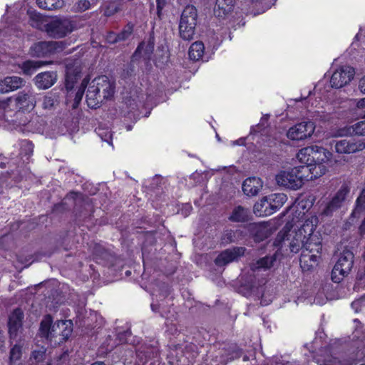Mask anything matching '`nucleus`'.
Returning a JSON list of instances; mask_svg holds the SVG:
<instances>
[{
  "label": "nucleus",
  "instance_id": "8",
  "mask_svg": "<svg viewBox=\"0 0 365 365\" xmlns=\"http://www.w3.org/2000/svg\"><path fill=\"white\" fill-rule=\"evenodd\" d=\"M354 253L349 249H344L339 255L331 272V279L339 283L351 272L354 265Z\"/></svg>",
  "mask_w": 365,
  "mask_h": 365
},
{
  "label": "nucleus",
  "instance_id": "7",
  "mask_svg": "<svg viewBox=\"0 0 365 365\" xmlns=\"http://www.w3.org/2000/svg\"><path fill=\"white\" fill-rule=\"evenodd\" d=\"M67 43L63 41H38L31 45L29 48V54L32 57L45 58L49 57L57 53L63 51Z\"/></svg>",
  "mask_w": 365,
  "mask_h": 365
},
{
  "label": "nucleus",
  "instance_id": "27",
  "mask_svg": "<svg viewBox=\"0 0 365 365\" xmlns=\"http://www.w3.org/2000/svg\"><path fill=\"white\" fill-rule=\"evenodd\" d=\"M123 4L121 1H111L105 2L101 6L103 15L110 17L123 10Z\"/></svg>",
  "mask_w": 365,
  "mask_h": 365
},
{
  "label": "nucleus",
  "instance_id": "34",
  "mask_svg": "<svg viewBox=\"0 0 365 365\" xmlns=\"http://www.w3.org/2000/svg\"><path fill=\"white\" fill-rule=\"evenodd\" d=\"M37 5L46 10H56L63 6V0H36Z\"/></svg>",
  "mask_w": 365,
  "mask_h": 365
},
{
  "label": "nucleus",
  "instance_id": "4",
  "mask_svg": "<svg viewBox=\"0 0 365 365\" xmlns=\"http://www.w3.org/2000/svg\"><path fill=\"white\" fill-rule=\"evenodd\" d=\"M197 10L192 5H187L182 10L178 26L179 36L184 41L194 38L197 24Z\"/></svg>",
  "mask_w": 365,
  "mask_h": 365
},
{
  "label": "nucleus",
  "instance_id": "31",
  "mask_svg": "<svg viewBox=\"0 0 365 365\" xmlns=\"http://www.w3.org/2000/svg\"><path fill=\"white\" fill-rule=\"evenodd\" d=\"M50 61L28 60L22 63L21 68L26 75H31L37 68L49 64Z\"/></svg>",
  "mask_w": 365,
  "mask_h": 365
},
{
  "label": "nucleus",
  "instance_id": "2",
  "mask_svg": "<svg viewBox=\"0 0 365 365\" xmlns=\"http://www.w3.org/2000/svg\"><path fill=\"white\" fill-rule=\"evenodd\" d=\"M314 225L306 221L297 231L289 233L290 230L287 225L277 234L274 245L282 247L286 241H289V250L293 253H297L301 250H305V242L308 235L314 232Z\"/></svg>",
  "mask_w": 365,
  "mask_h": 365
},
{
  "label": "nucleus",
  "instance_id": "56",
  "mask_svg": "<svg viewBox=\"0 0 365 365\" xmlns=\"http://www.w3.org/2000/svg\"><path fill=\"white\" fill-rule=\"evenodd\" d=\"M360 304V301H355L351 303V307L353 308H356Z\"/></svg>",
  "mask_w": 365,
  "mask_h": 365
},
{
  "label": "nucleus",
  "instance_id": "3",
  "mask_svg": "<svg viewBox=\"0 0 365 365\" xmlns=\"http://www.w3.org/2000/svg\"><path fill=\"white\" fill-rule=\"evenodd\" d=\"M275 179L279 185L292 190L300 188L304 180H311L307 166L295 167L290 171H282L276 175Z\"/></svg>",
  "mask_w": 365,
  "mask_h": 365
},
{
  "label": "nucleus",
  "instance_id": "13",
  "mask_svg": "<svg viewBox=\"0 0 365 365\" xmlns=\"http://www.w3.org/2000/svg\"><path fill=\"white\" fill-rule=\"evenodd\" d=\"M354 69L348 66H344L336 69L332 74L330 79V84L332 88H340L349 83L354 78Z\"/></svg>",
  "mask_w": 365,
  "mask_h": 365
},
{
  "label": "nucleus",
  "instance_id": "48",
  "mask_svg": "<svg viewBox=\"0 0 365 365\" xmlns=\"http://www.w3.org/2000/svg\"><path fill=\"white\" fill-rule=\"evenodd\" d=\"M135 74V66L133 63H130L125 66L122 73L121 77L124 79L128 78Z\"/></svg>",
  "mask_w": 365,
  "mask_h": 365
},
{
  "label": "nucleus",
  "instance_id": "55",
  "mask_svg": "<svg viewBox=\"0 0 365 365\" xmlns=\"http://www.w3.org/2000/svg\"><path fill=\"white\" fill-rule=\"evenodd\" d=\"M357 106L359 108L361 107H365V98L361 99L360 101L358 102L357 103Z\"/></svg>",
  "mask_w": 365,
  "mask_h": 365
},
{
  "label": "nucleus",
  "instance_id": "46",
  "mask_svg": "<svg viewBox=\"0 0 365 365\" xmlns=\"http://www.w3.org/2000/svg\"><path fill=\"white\" fill-rule=\"evenodd\" d=\"M77 80V75H72L69 71L66 73V80H65V87L68 91H71L74 84Z\"/></svg>",
  "mask_w": 365,
  "mask_h": 365
},
{
  "label": "nucleus",
  "instance_id": "23",
  "mask_svg": "<svg viewBox=\"0 0 365 365\" xmlns=\"http://www.w3.org/2000/svg\"><path fill=\"white\" fill-rule=\"evenodd\" d=\"M235 0H216L214 14L219 17H225L230 13L234 7Z\"/></svg>",
  "mask_w": 365,
  "mask_h": 365
},
{
  "label": "nucleus",
  "instance_id": "6",
  "mask_svg": "<svg viewBox=\"0 0 365 365\" xmlns=\"http://www.w3.org/2000/svg\"><path fill=\"white\" fill-rule=\"evenodd\" d=\"M361 356V354H359V351H354L349 356L341 354L339 356H334L329 349H325L322 350L314 359L319 365H356Z\"/></svg>",
  "mask_w": 365,
  "mask_h": 365
},
{
  "label": "nucleus",
  "instance_id": "61",
  "mask_svg": "<svg viewBox=\"0 0 365 365\" xmlns=\"http://www.w3.org/2000/svg\"><path fill=\"white\" fill-rule=\"evenodd\" d=\"M361 365H365V364H361Z\"/></svg>",
  "mask_w": 365,
  "mask_h": 365
},
{
  "label": "nucleus",
  "instance_id": "36",
  "mask_svg": "<svg viewBox=\"0 0 365 365\" xmlns=\"http://www.w3.org/2000/svg\"><path fill=\"white\" fill-rule=\"evenodd\" d=\"M48 22L39 14L34 13L30 15L29 24L34 28L45 31L46 24Z\"/></svg>",
  "mask_w": 365,
  "mask_h": 365
},
{
  "label": "nucleus",
  "instance_id": "59",
  "mask_svg": "<svg viewBox=\"0 0 365 365\" xmlns=\"http://www.w3.org/2000/svg\"><path fill=\"white\" fill-rule=\"evenodd\" d=\"M185 208H186V211H187V212H190L192 210V207L190 205H186Z\"/></svg>",
  "mask_w": 365,
  "mask_h": 365
},
{
  "label": "nucleus",
  "instance_id": "19",
  "mask_svg": "<svg viewBox=\"0 0 365 365\" xmlns=\"http://www.w3.org/2000/svg\"><path fill=\"white\" fill-rule=\"evenodd\" d=\"M353 135H365V120L358 122L353 125L341 128L335 132L334 135L335 137H342Z\"/></svg>",
  "mask_w": 365,
  "mask_h": 365
},
{
  "label": "nucleus",
  "instance_id": "44",
  "mask_svg": "<svg viewBox=\"0 0 365 365\" xmlns=\"http://www.w3.org/2000/svg\"><path fill=\"white\" fill-rule=\"evenodd\" d=\"M88 81L86 78H84L83 80V81L81 83V88L76 92V96H75L74 103L73 105V108H77L78 104L81 101L83 96V93H84L85 88L88 84Z\"/></svg>",
  "mask_w": 365,
  "mask_h": 365
},
{
  "label": "nucleus",
  "instance_id": "49",
  "mask_svg": "<svg viewBox=\"0 0 365 365\" xmlns=\"http://www.w3.org/2000/svg\"><path fill=\"white\" fill-rule=\"evenodd\" d=\"M91 6L88 0H79L75 5L77 11H84L90 9Z\"/></svg>",
  "mask_w": 365,
  "mask_h": 365
},
{
  "label": "nucleus",
  "instance_id": "12",
  "mask_svg": "<svg viewBox=\"0 0 365 365\" xmlns=\"http://www.w3.org/2000/svg\"><path fill=\"white\" fill-rule=\"evenodd\" d=\"M315 130L312 121H303L291 127L287 131V138L292 140H302L309 138Z\"/></svg>",
  "mask_w": 365,
  "mask_h": 365
},
{
  "label": "nucleus",
  "instance_id": "32",
  "mask_svg": "<svg viewBox=\"0 0 365 365\" xmlns=\"http://www.w3.org/2000/svg\"><path fill=\"white\" fill-rule=\"evenodd\" d=\"M270 207L273 209V213L279 209L287 200V197L284 193H274L267 196Z\"/></svg>",
  "mask_w": 365,
  "mask_h": 365
},
{
  "label": "nucleus",
  "instance_id": "40",
  "mask_svg": "<svg viewBox=\"0 0 365 365\" xmlns=\"http://www.w3.org/2000/svg\"><path fill=\"white\" fill-rule=\"evenodd\" d=\"M46 359V349L44 347H41L38 350H34L31 352L30 356V361L32 364H38L40 362H43Z\"/></svg>",
  "mask_w": 365,
  "mask_h": 365
},
{
  "label": "nucleus",
  "instance_id": "22",
  "mask_svg": "<svg viewBox=\"0 0 365 365\" xmlns=\"http://www.w3.org/2000/svg\"><path fill=\"white\" fill-rule=\"evenodd\" d=\"M24 313L21 309H16L9 316V331L11 336H16L17 331L22 325Z\"/></svg>",
  "mask_w": 365,
  "mask_h": 365
},
{
  "label": "nucleus",
  "instance_id": "38",
  "mask_svg": "<svg viewBox=\"0 0 365 365\" xmlns=\"http://www.w3.org/2000/svg\"><path fill=\"white\" fill-rule=\"evenodd\" d=\"M252 232H253L255 240L260 242L266 239L269 235V232L267 227L262 225H255L252 227Z\"/></svg>",
  "mask_w": 365,
  "mask_h": 365
},
{
  "label": "nucleus",
  "instance_id": "14",
  "mask_svg": "<svg viewBox=\"0 0 365 365\" xmlns=\"http://www.w3.org/2000/svg\"><path fill=\"white\" fill-rule=\"evenodd\" d=\"M330 145L334 147L335 151L339 154L354 153L365 149V142L361 140H332Z\"/></svg>",
  "mask_w": 365,
  "mask_h": 365
},
{
  "label": "nucleus",
  "instance_id": "10",
  "mask_svg": "<svg viewBox=\"0 0 365 365\" xmlns=\"http://www.w3.org/2000/svg\"><path fill=\"white\" fill-rule=\"evenodd\" d=\"M71 321H58L52 325L50 341L54 344H60L66 341L72 333Z\"/></svg>",
  "mask_w": 365,
  "mask_h": 365
},
{
  "label": "nucleus",
  "instance_id": "5",
  "mask_svg": "<svg viewBox=\"0 0 365 365\" xmlns=\"http://www.w3.org/2000/svg\"><path fill=\"white\" fill-rule=\"evenodd\" d=\"M314 165L309 168V174H311L310 179L317 178L326 173V166H334L338 163L339 160L334 156L332 153L324 148L314 145Z\"/></svg>",
  "mask_w": 365,
  "mask_h": 365
},
{
  "label": "nucleus",
  "instance_id": "28",
  "mask_svg": "<svg viewBox=\"0 0 365 365\" xmlns=\"http://www.w3.org/2000/svg\"><path fill=\"white\" fill-rule=\"evenodd\" d=\"M253 211L258 216H267L273 213V209L271 208L267 197L255 204Z\"/></svg>",
  "mask_w": 365,
  "mask_h": 365
},
{
  "label": "nucleus",
  "instance_id": "51",
  "mask_svg": "<svg viewBox=\"0 0 365 365\" xmlns=\"http://www.w3.org/2000/svg\"><path fill=\"white\" fill-rule=\"evenodd\" d=\"M148 348L143 349L142 348L138 351V355L139 357H140L141 354H145V358H150V352L148 351Z\"/></svg>",
  "mask_w": 365,
  "mask_h": 365
},
{
  "label": "nucleus",
  "instance_id": "1",
  "mask_svg": "<svg viewBox=\"0 0 365 365\" xmlns=\"http://www.w3.org/2000/svg\"><path fill=\"white\" fill-rule=\"evenodd\" d=\"M115 83L106 76L95 78L90 83L86 92V103L89 108L96 109L115 93Z\"/></svg>",
  "mask_w": 365,
  "mask_h": 365
},
{
  "label": "nucleus",
  "instance_id": "20",
  "mask_svg": "<svg viewBox=\"0 0 365 365\" xmlns=\"http://www.w3.org/2000/svg\"><path fill=\"white\" fill-rule=\"evenodd\" d=\"M262 188V182L259 178H248L242 183L243 192L250 197L257 195Z\"/></svg>",
  "mask_w": 365,
  "mask_h": 365
},
{
  "label": "nucleus",
  "instance_id": "9",
  "mask_svg": "<svg viewBox=\"0 0 365 365\" xmlns=\"http://www.w3.org/2000/svg\"><path fill=\"white\" fill-rule=\"evenodd\" d=\"M75 29L74 21L66 18L56 19L46 24L44 32L50 38H61L71 34Z\"/></svg>",
  "mask_w": 365,
  "mask_h": 365
},
{
  "label": "nucleus",
  "instance_id": "53",
  "mask_svg": "<svg viewBox=\"0 0 365 365\" xmlns=\"http://www.w3.org/2000/svg\"><path fill=\"white\" fill-rule=\"evenodd\" d=\"M359 232L361 235H365V218L364 219L361 225L359 227Z\"/></svg>",
  "mask_w": 365,
  "mask_h": 365
},
{
  "label": "nucleus",
  "instance_id": "42",
  "mask_svg": "<svg viewBox=\"0 0 365 365\" xmlns=\"http://www.w3.org/2000/svg\"><path fill=\"white\" fill-rule=\"evenodd\" d=\"M22 355V349L21 346L15 344L10 350V356H9V361L10 364H13L16 362V361L19 360Z\"/></svg>",
  "mask_w": 365,
  "mask_h": 365
},
{
  "label": "nucleus",
  "instance_id": "39",
  "mask_svg": "<svg viewBox=\"0 0 365 365\" xmlns=\"http://www.w3.org/2000/svg\"><path fill=\"white\" fill-rule=\"evenodd\" d=\"M20 149V155L25 157L26 160H29L34 152V144L27 140H22L21 142Z\"/></svg>",
  "mask_w": 365,
  "mask_h": 365
},
{
  "label": "nucleus",
  "instance_id": "11",
  "mask_svg": "<svg viewBox=\"0 0 365 365\" xmlns=\"http://www.w3.org/2000/svg\"><path fill=\"white\" fill-rule=\"evenodd\" d=\"M322 250V245L319 237L314 235V232L311 235L307 236V239L305 242V250L302 251L300 261L307 262V257L311 261L314 262H317L319 257L317 254H319Z\"/></svg>",
  "mask_w": 365,
  "mask_h": 365
},
{
  "label": "nucleus",
  "instance_id": "21",
  "mask_svg": "<svg viewBox=\"0 0 365 365\" xmlns=\"http://www.w3.org/2000/svg\"><path fill=\"white\" fill-rule=\"evenodd\" d=\"M15 101L20 108H34L36 104L35 96L29 91L19 92L16 95Z\"/></svg>",
  "mask_w": 365,
  "mask_h": 365
},
{
  "label": "nucleus",
  "instance_id": "43",
  "mask_svg": "<svg viewBox=\"0 0 365 365\" xmlns=\"http://www.w3.org/2000/svg\"><path fill=\"white\" fill-rule=\"evenodd\" d=\"M133 24L131 23L127 24L123 30L118 34V39L120 41L127 40L133 32Z\"/></svg>",
  "mask_w": 365,
  "mask_h": 365
},
{
  "label": "nucleus",
  "instance_id": "24",
  "mask_svg": "<svg viewBox=\"0 0 365 365\" xmlns=\"http://www.w3.org/2000/svg\"><path fill=\"white\" fill-rule=\"evenodd\" d=\"M251 217L252 214L248 208L238 205L232 211L229 220L235 222H245L249 221Z\"/></svg>",
  "mask_w": 365,
  "mask_h": 365
},
{
  "label": "nucleus",
  "instance_id": "30",
  "mask_svg": "<svg viewBox=\"0 0 365 365\" xmlns=\"http://www.w3.org/2000/svg\"><path fill=\"white\" fill-rule=\"evenodd\" d=\"M52 323L53 319L51 315L47 314L44 316L40 323L39 335L41 337H43L50 341L51 336V328L53 325Z\"/></svg>",
  "mask_w": 365,
  "mask_h": 365
},
{
  "label": "nucleus",
  "instance_id": "15",
  "mask_svg": "<svg viewBox=\"0 0 365 365\" xmlns=\"http://www.w3.org/2000/svg\"><path fill=\"white\" fill-rule=\"evenodd\" d=\"M350 192V188L346 184H343L331 200L327 204L322 211L325 215H331L334 211L340 208Z\"/></svg>",
  "mask_w": 365,
  "mask_h": 365
},
{
  "label": "nucleus",
  "instance_id": "47",
  "mask_svg": "<svg viewBox=\"0 0 365 365\" xmlns=\"http://www.w3.org/2000/svg\"><path fill=\"white\" fill-rule=\"evenodd\" d=\"M56 100L52 95H47L43 97L42 106L44 109H51L54 107Z\"/></svg>",
  "mask_w": 365,
  "mask_h": 365
},
{
  "label": "nucleus",
  "instance_id": "33",
  "mask_svg": "<svg viewBox=\"0 0 365 365\" xmlns=\"http://www.w3.org/2000/svg\"><path fill=\"white\" fill-rule=\"evenodd\" d=\"M204 48V44L202 42L196 41L193 43L189 49L190 59L198 61L203 56Z\"/></svg>",
  "mask_w": 365,
  "mask_h": 365
},
{
  "label": "nucleus",
  "instance_id": "37",
  "mask_svg": "<svg viewBox=\"0 0 365 365\" xmlns=\"http://www.w3.org/2000/svg\"><path fill=\"white\" fill-rule=\"evenodd\" d=\"M365 212V189H363L356 201V207L351 213V216L359 217Z\"/></svg>",
  "mask_w": 365,
  "mask_h": 365
},
{
  "label": "nucleus",
  "instance_id": "58",
  "mask_svg": "<svg viewBox=\"0 0 365 365\" xmlns=\"http://www.w3.org/2000/svg\"><path fill=\"white\" fill-rule=\"evenodd\" d=\"M151 308H152V309H153V311H155V312H156V311H157V309H158L157 306H156V305H154V304H152V305H151Z\"/></svg>",
  "mask_w": 365,
  "mask_h": 365
},
{
  "label": "nucleus",
  "instance_id": "50",
  "mask_svg": "<svg viewBox=\"0 0 365 365\" xmlns=\"http://www.w3.org/2000/svg\"><path fill=\"white\" fill-rule=\"evenodd\" d=\"M106 40L107 41L108 43H115L120 41V40L118 39V34L110 31L106 34Z\"/></svg>",
  "mask_w": 365,
  "mask_h": 365
},
{
  "label": "nucleus",
  "instance_id": "17",
  "mask_svg": "<svg viewBox=\"0 0 365 365\" xmlns=\"http://www.w3.org/2000/svg\"><path fill=\"white\" fill-rule=\"evenodd\" d=\"M26 83L24 78L13 76L0 80V93H6L22 88Z\"/></svg>",
  "mask_w": 365,
  "mask_h": 365
},
{
  "label": "nucleus",
  "instance_id": "52",
  "mask_svg": "<svg viewBox=\"0 0 365 365\" xmlns=\"http://www.w3.org/2000/svg\"><path fill=\"white\" fill-rule=\"evenodd\" d=\"M359 88L361 93H365V76L360 80Z\"/></svg>",
  "mask_w": 365,
  "mask_h": 365
},
{
  "label": "nucleus",
  "instance_id": "60",
  "mask_svg": "<svg viewBox=\"0 0 365 365\" xmlns=\"http://www.w3.org/2000/svg\"><path fill=\"white\" fill-rule=\"evenodd\" d=\"M71 195H75L78 196V195H77V194L73 193V192H71Z\"/></svg>",
  "mask_w": 365,
  "mask_h": 365
},
{
  "label": "nucleus",
  "instance_id": "45",
  "mask_svg": "<svg viewBox=\"0 0 365 365\" xmlns=\"http://www.w3.org/2000/svg\"><path fill=\"white\" fill-rule=\"evenodd\" d=\"M235 232L232 230H227L224 232L221 240L223 244H230L235 241Z\"/></svg>",
  "mask_w": 365,
  "mask_h": 365
},
{
  "label": "nucleus",
  "instance_id": "35",
  "mask_svg": "<svg viewBox=\"0 0 365 365\" xmlns=\"http://www.w3.org/2000/svg\"><path fill=\"white\" fill-rule=\"evenodd\" d=\"M155 3L157 18L162 20L171 6V0H155Z\"/></svg>",
  "mask_w": 365,
  "mask_h": 365
},
{
  "label": "nucleus",
  "instance_id": "26",
  "mask_svg": "<svg viewBox=\"0 0 365 365\" xmlns=\"http://www.w3.org/2000/svg\"><path fill=\"white\" fill-rule=\"evenodd\" d=\"M242 354V350L236 344H230L223 348L221 360L222 363L226 364L229 361L239 359Z\"/></svg>",
  "mask_w": 365,
  "mask_h": 365
},
{
  "label": "nucleus",
  "instance_id": "54",
  "mask_svg": "<svg viewBox=\"0 0 365 365\" xmlns=\"http://www.w3.org/2000/svg\"><path fill=\"white\" fill-rule=\"evenodd\" d=\"M130 332L128 331H127L124 332L123 334H122V335H125V336H128V335H130ZM120 336H121V334H119L120 341L122 342V343L125 342V340L122 339Z\"/></svg>",
  "mask_w": 365,
  "mask_h": 365
},
{
  "label": "nucleus",
  "instance_id": "29",
  "mask_svg": "<svg viewBox=\"0 0 365 365\" xmlns=\"http://www.w3.org/2000/svg\"><path fill=\"white\" fill-rule=\"evenodd\" d=\"M275 262L276 257L274 255L272 256H265L257 259L255 262H252L250 264V268L252 271L259 269H267L272 267Z\"/></svg>",
  "mask_w": 365,
  "mask_h": 365
},
{
  "label": "nucleus",
  "instance_id": "57",
  "mask_svg": "<svg viewBox=\"0 0 365 365\" xmlns=\"http://www.w3.org/2000/svg\"><path fill=\"white\" fill-rule=\"evenodd\" d=\"M91 365H106V364L103 361H96V362L93 363Z\"/></svg>",
  "mask_w": 365,
  "mask_h": 365
},
{
  "label": "nucleus",
  "instance_id": "41",
  "mask_svg": "<svg viewBox=\"0 0 365 365\" xmlns=\"http://www.w3.org/2000/svg\"><path fill=\"white\" fill-rule=\"evenodd\" d=\"M254 6L264 12L274 5L276 0H252Z\"/></svg>",
  "mask_w": 365,
  "mask_h": 365
},
{
  "label": "nucleus",
  "instance_id": "16",
  "mask_svg": "<svg viewBox=\"0 0 365 365\" xmlns=\"http://www.w3.org/2000/svg\"><path fill=\"white\" fill-rule=\"evenodd\" d=\"M245 248L242 247H235L222 251L215 259L217 266L222 267L227 264L236 261L243 256Z\"/></svg>",
  "mask_w": 365,
  "mask_h": 365
},
{
  "label": "nucleus",
  "instance_id": "25",
  "mask_svg": "<svg viewBox=\"0 0 365 365\" xmlns=\"http://www.w3.org/2000/svg\"><path fill=\"white\" fill-rule=\"evenodd\" d=\"M314 145L308 146L301 149L297 155V159L304 164L305 166H309V168L314 167Z\"/></svg>",
  "mask_w": 365,
  "mask_h": 365
},
{
  "label": "nucleus",
  "instance_id": "18",
  "mask_svg": "<svg viewBox=\"0 0 365 365\" xmlns=\"http://www.w3.org/2000/svg\"><path fill=\"white\" fill-rule=\"evenodd\" d=\"M35 85L40 89L51 88L57 81L55 71H45L37 74L34 78Z\"/></svg>",
  "mask_w": 365,
  "mask_h": 365
}]
</instances>
